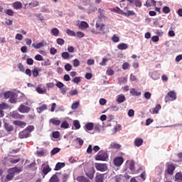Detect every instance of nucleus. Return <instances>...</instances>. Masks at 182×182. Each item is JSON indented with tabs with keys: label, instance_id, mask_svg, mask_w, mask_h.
<instances>
[{
	"label": "nucleus",
	"instance_id": "nucleus-1",
	"mask_svg": "<svg viewBox=\"0 0 182 182\" xmlns=\"http://www.w3.org/2000/svg\"><path fill=\"white\" fill-rule=\"evenodd\" d=\"M109 159V154L107 151L101 150L95 156V160H107Z\"/></svg>",
	"mask_w": 182,
	"mask_h": 182
},
{
	"label": "nucleus",
	"instance_id": "nucleus-2",
	"mask_svg": "<svg viewBox=\"0 0 182 182\" xmlns=\"http://www.w3.org/2000/svg\"><path fill=\"white\" fill-rule=\"evenodd\" d=\"M96 30L95 33H106V26L100 23H96L95 24Z\"/></svg>",
	"mask_w": 182,
	"mask_h": 182
},
{
	"label": "nucleus",
	"instance_id": "nucleus-3",
	"mask_svg": "<svg viewBox=\"0 0 182 182\" xmlns=\"http://www.w3.org/2000/svg\"><path fill=\"white\" fill-rule=\"evenodd\" d=\"M177 99V94L171 91L168 92V94L165 97V102L167 103V102H173Z\"/></svg>",
	"mask_w": 182,
	"mask_h": 182
},
{
	"label": "nucleus",
	"instance_id": "nucleus-4",
	"mask_svg": "<svg viewBox=\"0 0 182 182\" xmlns=\"http://www.w3.org/2000/svg\"><path fill=\"white\" fill-rule=\"evenodd\" d=\"M10 117L17 120H22V119H24L25 115L19 114L18 111H13L10 113Z\"/></svg>",
	"mask_w": 182,
	"mask_h": 182
},
{
	"label": "nucleus",
	"instance_id": "nucleus-5",
	"mask_svg": "<svg viewBox=\"0 0 182 182\" xmlns=\"http://www.w3.org/2000/svg\"><path fill=\"white\" fill-rule=\"evenodd\" d=\"M52 171V168L49 165H43V169H42V178H45V176L48 174V173H50Z\"/></svg>",
	"mask_w": 182,
	"mask_h": 182
},
{
	"label": "nucleus",
	"instance_id": "nucleus-6",
	"mask_svg": "<svg viewBox=\"0 0 182 182\" xmlns=\"http://www.w3.org/2000/svg\"><path fill=\"white\" fill-rule=\"evenodd\" d=\"M174 170H176V165L173 164H168L166 168V172L169 176L174 174Z\"/></svg>",
	"mask_w": 182,
	"mask_h": 182
},
{
	"label": "nucleus",
	"instance_id": "nucleus-7",
	"mask_svg": "<svg viewBox=\"0 0 182 182\" xmlns=\"http://www.w3.org/2000/svg\"><path fill=\"white\" fill-rule=\"evenodd\" d=\"M18 111L20 113H29V112H31V107H27L26 105H21L18 108Z\"/></svg>",
	"mask_w": 182,
	"mask_h": 182
},
{
	"label": "nucleus",
	"instance_id": "nucleus-8",
	"mask_svg": "<svg viewBox=\"0 0 182 182\" xmlns=\"http://www.w3.org/2000/svg\"><path fill=\"white\" fill-rule=\"evenodd\" d=\"M95 168L98 171H107V165L105 164H95Z\"/></svg>",
	"mask_w": 182,
	"mask_h": 182
},
{
	"label": "nucleus",
	"instance_id": "nucleus-9",
	"mask_svg": "<svg viewBox=\"0 0 182 182\" xmlns=\"http://www.w3.org/2000/svg\"><path fill=\"white\" fill-rule=\"evenodd\" d=\"M31 136V133L27 132L26 129H24L19 132L18 137L19 139H28Z\"/></svg>",
	"mask_w": 182,
	"mask_h": 182
},
{
	"label": "nucleus",
	"instance_id": "nucleus-10",
	"mask_svg": "<svg viewBox=\"0 0 182 182\" xmlns=\"http://www.w3.org/2000/svg\"><path fill=\"white\" fill-rule=\"evenodd\" d=\"M129 4H134L136 8H141V1L140 0H127Z\"/></svg>",
	"mask_w": 182,
	"mask_h": 182
},
{
	"label": "nucleus",
	"instance_id": "nucleus-11",
	"mask_svg": "<svg viewBox=\"0 0 182 182\" xmlns=\"http://www.w3.org/2000/svg\"><path fill=\"white\" fill-rule=\"evenodd\" d=\"M13 123L14 124H15V126H18V127H21L22 129H23V127L26 126V122L23 121L15 120L13 122Z\"/></svg>",
	"mask_w": 182,
	"mask_h": 182
},
{
	"label": "nucleus",
	"instance_id": "nucleus-12",
	"mask_svg": "<svg viewBox=\"0 0 182 182\" xmlns=\"http://www.w3.org/2000/svg\"><path fill=\"white\" fill-rule=\"evenodd\" d=\"M45 45H46V43H45V41H42L38 43H33L32 47L34 48V49H41V48H43Z\"/></svg>",
	"mask_w": 182,
	"mask_h": 182
},
{
	"label": "nucleus",
	"instance_id": "nucleus-13",
	"mask_svg": "<svg viewBox=\"0 0 182 182\" xmlns=\"http://www.w3.org/2000/svg\"><path fill=\"white\" fill-rule=\"evenodd\" d=\"M20 171H22V169L16 167L9 169V173H10L14 176H15V173H20Z\"/></svg>",
	"mask_w": 182,
	"mask_h": 182
},
{
	"label": "nucleus",
	"instance_id": "nucleus-14",
	"mask_svg": "<svg viewBox=\"0 0 182 182\" xmlns=\"http://www.w3.org/2000/svg\"><path fill=\"white\" fill-rule=\"evenodd\" d=\"M134 146H136V147H140V146L143 145V139L141 138H136L134 139Z\"/></svg>",
	"mask_w": 182,
	"mask_h": 182
},
{
	"label": "nucleus",
	"instance_id": "nucleus-15",
	"mask_svg": "<svg viewBox=\"0 0 182 182\" xmlns=\"http://www.w3.org/2000/svg\"><path fill=\"white\" fill-rule=\"evenodd\" d=\"M110 148L116 150H120V149H122V145H120L117 142H112L110 144Z\"/></svg>",
	"mask_w": 182,
	"mask_h": 182
},
{
	"label": "nucleus",
	"instance_id": "nucleus-16",
	"mask_svg": "<svg viewBox=\"0 0 182 182\" xmlns=\"http://www.w3.org/2000/svg\"><path fill=\"white\" fill-rule=\"evenodd\" d=\"M93 127H95V124L88 122L85 126V130L90 132V130H93Z\"/></svg>",
	"mask_w": 182,
	"mask_h": 182
},
{
	"label": "nucleus",
	"instance_id": "nucleus-17",
	"mask_svg": "<svg viewBox=\"0 0 182 182\" xmlns=\"http://www.w3.org/2000/svg\"><path fill=\"white\" fill-rule=\"evenodd\" d=\"M65 164L63 162H58L56 164L55 167L54 168V170L55 171H58V170H61L62 168H63V167H65Z\"/></svg>",
	"mask_w": 182,
	"mask_h": 182
},
{
	"label": "nucleus",
	"instance_id": "nucleus-18",
	"mask_svg": "<svg viewBox=\"0 0 182 182\" xmlns=\"http://www.w3.org/2000/svg\"><path fill=\"white\" fill-rule=\"evenodd\" d=\"M42 69L39 68H34V69L32 70V74L33 77H38L39 76V72H41Z\"/></svg>",
	"mask_w": 182,
	"mask_h": 182
},
{
	"label": "nucleus",
	"instance_id": "nucleus-19",
	"mask_svg": "<svg viewBox=\"0 0 182 182\" xmlns=\"http://www.w3.org/2000/svg\"><path fill=\"white\" fill-rule=\"evenodd\" d=\"M4 129L6 130V132H14V125L6 122L4 123Z\"/></svg>",
	"mask_w": 182,
	"mask_h": 182
},
{
	"label": "nucleus",
	"instance_id": "nucleus-20",
	"mask_svg": "<svg viewBox=\"0 0 182 182\" xmlns=\"http://www.w3.org/2000/svg\"><path fill=\"white\" fill-rule=\"evenodd\" d=\"M9 102L10 103H16L18 102L17 96L16 94H15V92H13V94H11V96L10 97Z\"/></svg>",
	"mask_w": 182,
	"mask_h": 182
},
{
	"label": "nucleus",
	"instance_id": "nucleus-21",
	"mask_svg": "<svg viewBox=\"0 0 182 182\" xmlns=\"http://www.w3.org/2000/svg\"><path fill=\"white\" fill-rule=\"evenodd\" d=\"M126 101V97H124V95L120 94L117 96V103H123V102Z\"/></svg>",
	"mask_w": 182,
	"mask_h": 182
},
{
	"label": "nucleus",
	"instance_id": "nucleus-22",
	"mask_svg": "<svg viewBox=\"0 0 182 182\" xmlns=\"http://www.w3.org/2000/svg\"><path fill=\"white\" fill-rule=\"evenodd\" d=\"M117 48L119 50H126V49L129 48V45L124 43H121L117 46Z\"/></svg>",
	"mask_w": 182,
	"mask_h": 182
},
{
	"label": "nucleus",
	"instance_id": "nucleus-23",
	"mask_svg": "<svg viewBox=\"0 0 182 182\" xmlns=\"http://www.w3.org/2000/svg\"><path fill=\"white\" fill-rule=\"evenodd\" d=\"M14 9H22V3L21 1H16L13 3Z\"/></svg>",
	"mask_w": 182,
	"mask_h": 182
},
{
	"label": "nucleus",
	"instance_id": "nucleus-24",
	"mask_svg": "<svg viewBox=\"0 0 182 182\" xmlns=\"http://www.w3.org/2000/svg\"><path fill=\"white\" fill-rule=\"evenodd\" d=\"M105 174H98L95 176V182H103Z\"/></svg>",
	"mask_w": 182,
	"mask_h": 182
},
{
	"label": "nucleus",
	"instance_id": "nucleus-25",
	"mask_svg": "<svg viewBox=\"0 0 182 182\" xmlns=\"http://www.w3.org/2000/svg\"><path fill=\"white\" fill-rule=\"evenodd\" d=\"M175 181L182 182V173L181 172H178L175 175Z\"/></svg>",
	"mask_w": 182,
	"mask_h": 182
},
{
	"label": "nucleus",
	"instance_id": "nucleus-26",
	"mask_svg": "<svg viewBox=\"0 0 182 182\" xmlns=\"http://www.w3.org/2000/svg\"><path fill=\"white\" fill-rule=\"evenodd\" d=\"M127 164H129V170H131L132 171H134V170H136V168H134V161H127Z\"/></svg>",
	"mask_w": 182,
	"mask_h": 182
},
{
	"label": "nucleus",
	"instance_id": "nucleus-27",
	"mask_svg": "<svg viewBox=\"0 0 182 182\" xmlns=\"http://www.w3.org/2000/svg\"><path fill=\"white\" fill-rule=\"evenodd\" d=\"M50 123H52V124H54L55 126H60L61 122L59 119L53 118L50 119Z\"/></svg>",
	"mask_w": 182,
	"mask_h": 182
},
{
	"label": "nucleus",
	"instance_id": "nucleus-28",
	"mask_svg": "<svg viewBox=\"0 0 182 182\" xmlns=\"http://www.w3.org/2000/svg\"><path fill=\"white\" fill-rule=\"evenodd\" d=\"M77 181H78V182H90V181H89V179L86 178V177H85L83 176H78L77 178Z\"/></svg>",
	"mask_w": 182,
	"mask_h": 182
},
{
	"label": "nucleus",
	"instance_id": "nucleus-29",
	"mask_svg": "<svg viewBox=\"0 0 182 182\" xmlns=\"http://www.w3.org/2000/svg\"><path fill=\"white\" fill-rule=\"evenodd\" d=\"M80 29H87L89 24L86 21H81L80 25Z\"/></svg>",
	"mask_w": 182,
	"mask_h": 182
},
{
	"label": "nucleus",
	"instance_id": "nucleus-30",
	"mask_svg": "<svg viewBox=\"0 0 182 182\" xmlns=\"http://www.w3.org/2000/svg\"><path fill=\"white\" fill-rule=\"evenodd\" d=\"M36 90L37 93H39V95H45V93H46V88L42 89L41 87H37Z\"/></svg>",
	"mask_w": 182,
	"mask_h": 182
},
{
	"label": "nucleus",
	"instance_id": "nucleus-31",
	"mask_svg": "<svg viewBox=\"0 0 182 182\" xmlns=\"http://www.w3.org/2000/svg\"><path fill=\"white\" fill-rule=\"evenodd\" d=\"M130 93H131V95H132V96H141V92H137L136 90V89H134V88H132L130 90Z\"/></svg>",
	"mask_w": 182,
	"mask_h": 182
},
{
	"label": "nucleus",
	"instance_id": "nucleus-32",
	"mask_svg": "<svg viewBox=\"0 0 182 182\" xmlns=\"http://www.w3.org/2000/svg\"><path fill=\"white\" fill-rule=\"evenodd\" d=\"M28 5L31 8H36V6H39V1H38L36 0H33L31 3H29Z\"/></svg>",
	"mask_w": 182,
	"mask_h": 182
},
{
	"label": "nucleus",
	"instance_id": "nucleus-33",
	"mask_svg": "<svg viewBox=\"0 0 182 182\" xmlns=\"http://www.w3.org/2000/svg\"><path fill=\"white\" fill-rule=\"evenodd\" d=\"M146 6H151L153 5V6H156V1L154 0H147L146 1Z\"/></svg>",
	"mask_w": 182,
	"mask_h": 182
},
{
	"label": "nucleus",
	"instance_id": "nucleus-34",
	"mask_svg": "<svg viewBox=\"0 0 182 182\" xmlns=\"http://www.w3.org/2000/svg\"><path fill=\"white\" fill-rule=\"evenodd\" d=\"M151 77L154 80H157L158 79H160V75H159V73H157V72H154L151 73Z\"/></svg>",
	"mask_w": 182,
	"mask_h": 182
},
{
	"label": "nucleus",
	"instance_id": "nucleus-35",
	"mask_svg": "<svg viewBox=\"0 0 182 182\" xmlns=\"http://www.w3.org/2000/svg\"><path fill=\"white\" fill-rule=\"evenodd\" d=\"M161 109V105L158 104L156 105V107L153 109L152 114H157L159 113V111Z\"/></svg>",
	"mask_w": 182,
	"mask_h": 182
},
{
	"label": "nucleus",
	"instance_id": "nucleus-36",
	"mask_svg": "<svg viewBox=\"0 0 182 182\" xmlns=\"http://www.w3.org/2000/svg\"><path fill=\"white\" fill-rule=\"evenodd\" d=\"M47 109H48V106L46 105H43L37 109L38 113H42L43 110H47Z\"/></svg>",
	"mask_w": 182,
	"mask_h": 182
},
{
	"label": "nucleus",
	"instance_id": "nucleus-37",
	"mask_svg": "<svg viewBox=\"0 0 182 182\" xmlns=\"http://www.w3.org/2000/svg\"><path fill=\"white\" fill-rule=\"evenodd\" d=\"M14 94L12 91H7L4 93V96L5 99H10L11 96Z\"/></svg>",
	"mask_w": 182,
	"mask_h": 182
},
{
	"label": "nucleus",
	"instance_id": "nucleus-38",
	"mask_svg": "<svg viewBox=\"0 0 182 182\" xmlns=\"http://www.w3.org/2000/svg\"><path fill=\"white\" fill-rule=\"evenodd\" d=\"M49 182H59V178L58 177V175L56 174L53 175Z\"/></svg>",
	"mask_w": 182,
	"mask_h": 182
},
{
	"label": "nucleus",
	"instance_id": "nucleus-39",
	"mask_svg": "<svg viewBox=\"0 0 182 182\" xmlns=\"http://www.w3.org/2000/svg\"><path fill=\"white\" fill-rule=\"evenodd\" d=\"M73 126L75 127L76 130H79V129H80V122L79 120H74Z\"/></svg>",
	"mask_w": 182,
	"mask_h": 182
},
{
	"label": "nucleus",
	"instance_id": "nucleus-40",
	"mask_svg": "<svg viewBox=\"0 0 182 182\" xmlns=\"http://www.w3.org/2000/svg\"><path fill=\"white\" fill-rule=\"evenodd\" d=\"M28 168L31 170L32 171H35L36 170V164L35 162L31 163L30 165L28 166Z\"/></svg>",
	"mask_w": 182,
	"mask_h": 182
},
{
	"label": "nucleus",
	"instance_id": "nucleus-41",
	"mask_svg": "<svg viewBox=\"0 0 182 182\" xmlns=\"http://www.w3.org/2000/svg\"><path fill=\"white\" fill-rule=\"evenodd\" d=\"M51 33L53 35V36H58L59 29H58L56 28L51 29Z\"/></svg>",
	"mask_w": 182,
	"mask_h": 182
},
{
	"label": "nucleus",
	"instance_id": "nucleus-42",
	"mask_svg": "<svg viewBox=\"0 0 182 182\" xmlns=\"http://www.w3.org/2000/svg\"><path fill=\"white\" fill-rule=\"evenodd\" d=\"M60 127L62 129H69V122L68 121H64Z\"/></svg>",
	"mask_w": 182,
	"mask_h": 182
},
{
	"label": "nucleus",
	"instance_id": "nucleus-43",
	"mask_svg": "<svg viewBox=\"0 0 182 182\" xmlns=\"http://www.w3.org/2000/svg\"><path fill=\"white\" fill-rule=\"evenodd\" d=\"M114 164L117 166V167H120V166L123 164V160H114Z\"/></svg>",
	"mask_w": 182,
	"mask_h": 182
},
{
	"label": "nucleus",
	"instance_id": "nucleus-44",
	"mask_svg": "<svg viewBox=\"0 0 182 182\" xmlns=\"http://www.w3.org/2000/svg\"><path fill=\"white\" fill-rule=\"evenodd\" d=\"M36 154L38 157H43V156H46V153L44 151H37Z\"/></svg>",
	"mask_w": 182,
	"mask_h": 182
},
{
	"label": "nucleus",
	"instance_id": "nucleus-45",
	"mask_svg": "<svg viewBox=\"0 0 182 182\" xmlns=\"http://www.w3.org/2000/svg\"><path fill=\"white\" fill-rule=\"evenodd\" d=\"M73 62L74 68H77V67L80 66V61H79V60L75 58L73 60Z\"/></svg>",
	"mask_w": 182,
	"mask_h": 182
},
{
	"label": "nucleus",
	"instance_id": "nucleus-46",
	"mask_svg": "<svg viewBox=\"0 0 182 182\" xmlns=\"http://www.w3.org/2000/svg\"><path fill=\"white\" fill-rule=\"evenodd\" d=\"M119 82H120L119 85L124 84V83H127V77H120L119 78Z\"/></svg>",
	"mask_w": 182,
	"mask_h": 182
},
{
	"label": "nucleus",
	"instance_id": "nucleus-47",
	"mask_svg": "<svg viewBox=\"0 0 182 182\" xmlns=\"http://www.w3.org/2000/svg\"><path fill=\"white\" fill-rule=\"evenodd\" d=\"M122 69L124 70H127V69H130V64L129 63H124L122 64Z\"/></svg>",
	"mask_w": 182,
	"mask_h": 182
},
{
	"label": "nucleus",
	"instance_id": "nucleus-48",
	"mask_svg": "<svg viewBox=\"0 0 182 182\" xmlns=\"http://www.w3.org/2000/svg\"><path fill=\"white\" fill-rule=\"evenodd\" d=\"M66 33L69 35V36H76V33L70 29H68Z\"/></svg>",
	"mask_w": 182,
	"mask_h": 182
},
{
	"label": "nucleus",
	"instance_id": "nucleus-49",
	"mask_svg": "<svg viewBox=\"0 0 182 182\" xmlns=\"http://www.w3.org/2000/svg\"><path fill=\"white\" fill-rule=\"evenodd\" d=\"M18 68L19 69L20 72H25V67L23 66V64L21 63H19L18 65Z\"/></svg>",
	"mask_w": 182,
	"mask_h": 182
},
{
	"label": "nucleus",
	"instance_id": "nucleus-50",
	"mask_svg": "<svg viewBox=\"0 0 182 182\" xmlns=\"http://www.w3.org/2000/svg\"><path fill=\"white\" fill-rule=\"evenodd\" d=\"M9 107V106L5 103V102H2L1 104H0V109L1 110H4L5 109H8Z\"/></svg>",
	"mask_w": 182,
	"mask_h": 182
},
{
	"label": "nucleus",
	"instance_id": "nucleus-51",
	"mask_svg": "<svg viewBox=\"0 0 182 182\" xmlns=\"http://www.w3.org/2000/svg\"><path fill=\"white\" fill-rule=\"evenodd\" d=\"M56 42L58 45H60V46H62V45H65V40H63V38H57Z\"/></svg>",
	"mask_w": 182,
	"mask_h": 182
},
{
	"label": "nucleus",
	"instance_id": "nucleus-52",
	"mask_svg": "<svg viewBox=\"0 0 182 182\" xmlns=\"http://www.w3.org/2000/svg\"><path fill=\"white\" fill-rule=\"evenodd\" d=\"M59 151H60V149L59 148H54L52 151H51V156H55V154H57V153H59Z\"/></svg>",
	"mask_w": 182,
	"mask_h": 182
},
{
	"label": "nucleus",
	"instance_id": "nucleus-53",
	"mask_svg": "<svg viewBox=\"0 0 182 182\" xmlns=\"http://www.w3.org/2000/svg\"><path fill=\"white\" fill-rule=\"evenodd\" d=\"M5 14H6V15H9V16H14V10L7 9L5 11Z\"/></svg>",
	"mask_w": 182,
	"mask_h": 182
},
{
	"label": "nucleus",
	"instance_id": "nucleus-54",
	"mask_svg": "<svg viewBox=\"0 0 182 182\" xmlns=\"http://www.w3.org/2000/svg\"><path fill=\"white\" fill-rule=\"evenodd\" d=\"M25 129L31 133L35 130V127H33V125H30L28 126Z\"/></svg>",
	"mask_w": 182,
	"mask_h": 182
},
{
	"label": "nucleus",
	"instance_id": "nucleus-55",
	"mask_svg": "<svg viewBox=\"0 0 182 182\" xmlns=\"http://www.w3.org/2000/svg\"><path fill=\"white\" fill-rule=\"evenodd\" d=\"M112 41H114V43H117V42L120 41V38L116 35H114L112 38Z\"/></svg>",
	"mask_w": 182,
	"mask_h": 182
},
{
	"label": "nucleus",
	"instance_id": "nucleus-56",
	"mask_svg": "<svg viewBox=\"0 0 182 182\" xmlns=\"http://www.w3.org/2000/svg\"><path fill=\"white\" fill-rule=\"evenodd\" d=\"M68 178H69V175L68 173H63L62 175V180L63 182H66L68 181Z\"/></svg>",
	"mask_w": 182,
	"mask_h": 182
},
{
	"label": "nucleus",
	"instance_id": "nucleus-57",
	"mask_svg": "<svg viewBox=\"0 0 182 182\" xmlns=\"http://www.w3.org/2000/svg\"><path fill=\"white\" fill-rule=\"evenodd\" d=\"M75 141H76V143H78L79 146H83V139H82L81 138H77L75 139Z\"/></svg>",
	"mask_w": 182,
	"mask_h": 182
},
{
	"label": "nucleus",
	"instance_id": "nucleus-58",
	"mask_svg": "<svg viewBox=\"0 0 182 182\" xmlns=\"http://www.w3.org/2000/svg\"><path fill=\"white\" fill-rule=\"evenodd\" d=\"M65 70L67 72H70V70H72V65H70V63H67V64L65 65Z\"/></svg>",
	"mask_w": 182,
	"mask_h": 182
},
{
	"label": "nucleus",
	"instance_id": "nucleus-59",
	"mask_svg": "<svg viewBox=\"0 0 182 182\" xmlns=\"http://www.w3.org/2000/svg\"><path fill=\"white\" fill-rule=\"evenodd\" d=\"M41 66H50V60H46L41 63Z\"/></svg>",
	"mask_w": 182,
	"mask_h": 182
},
{
	"label": "nucleus",
	"instance_id": "nucleus-60",
	"mask_svg": "<svg viewBox=\"0 0 182 182\" xmlns=\"http://www.w3.org/2000/svg\"><path fill=\"white\" fill-rule=\"evenodd\" d=\"M53 137L54 139H59V137H60V134L59 133V132H54L53 133Z\"/></svg>",
	"mask_w": 182,
	"mask_h": 182
},
{
	"label": "nucleus",
	"instance_id": "nucleus-61",
	"mask_svg": "<svg viewBox=\"0 0 182 182\" xmlns=\"http://www.w3.org/2000/svg\"><path fill=\"white\" fill-rule=\"evenodd\" d=\"M164 14H170V7L166 6L163 8Z\"/></svg>",
	"mask_w": 182,
	"mask_h": 182
},
{
	"label": "nucleus",
	"instance_id": "nucleus-62",
	"mask_svg": "<svg viewBox=\"0 0 182 182\" xmlns=\"http://www.w3.org/2000/svg\"><path fill=\"white\" fill-rule=\"evenodd\" d=\"M62 58L63 59H69V53L68 52H63L62 53V55H61Z\"/></svg>",
	"mask_w": 182,
	"mask_h": 182
},
{
	"label": "nucleus",
	"instance_id": "nucleus-63",
	"mask_svg": "<svg viewBox=\"0 0 182 182\" xmlns=\"http://www.w3.org/2000/svg\"><path fill=\"white\" fill-rule=\"evenodd\" d=\"M34 58L36 59V60H38V61H42V60H43V57L41 55H40V54L36 55L34 57Z\"/></svg>",
	"mask_w": 182,
	"mask_h": 182
},
{
	"label": "nucleus",
	"instance_id": "nucleus-64",
	"mask_svg": "<svg viewBox=\"0 0 182 182\" xmlns=\"http://www.w3.org/2000/svg\"><path fill=\"white\" fill-rule=\"evenodd\" d=\"M78 92L77 89L75 90H72L71 91H70V96H76V95H77Z\"/></svg>",
	"mask_w": 182,
	"mask_h": 182
}]
</instances>
